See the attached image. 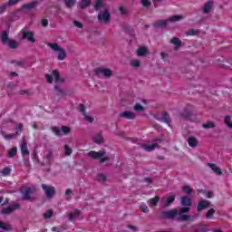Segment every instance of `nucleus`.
<instances>
[{"instance_id": "nucleus-63", "label": "nucleus", "mask_w": 232, "mask_h": 232, "mask_svg": "<svg viewBox=\"0 0 232 232\" xmlns=\"http://www.w3.org/2000/svg\"><path fill=\"white\" fill-rule=\"evenodd\" d=\"M83 117H84V119H85V121H87V122H93V117H92V116H88V115H86V114H84L83 115Z\"/></svg>"}, {"instance_id": "nucleus-40", "label": "nucleus", "mask_w": 232, "mask_h": 232, "mask_svg": "<svg viewBox=\"0 0 232 232\" xmlns=\"http://www.w3.org/2000/svg\"><path fill=\"white\" fill-rule=\"evenodd\" d=\"M53 133L56 135V137H63V132H61V130L57 126H53L51 128Z\"/></svg>"}, {"instance_id": "nucleus-2", "label": "nucleus", "mask_w": 232, "mask_h": 232, "mask_svg": "<svg viewBox=\"0 0 232 232\" xmlns=\"http://www.w3.org/2000/svg\"><path fill=\"white\" fill-rule=\"evenodd\" d=\"M191 208L189 207H183L178 210V217L176 218V220L178 222H189L191 220L192 216L185 215V213H189V210Z\"/></svg>"}, {"instance_id": "nucleus-35", "label": "nucleus", "mask_w": 232, "mask_h": 232, "mask_svg": "<svg viewBox=\"0 0 232 232\" xmlns=\"http://www.w3.org/2000/svg\"><path fill=\"white\" fill-rule=\"evenodd\" d=\"M0 173L3 175V177H8V175L12 173V168L5 167L0 171Z\"/></svg>"}, {"instance_id": "nucleus-54", "label": "nucleus", "mask_w": 232, "mask_h": 232, "mask_svg": "<svg viewBox=\"0 0 232 232\" xmlns=\"http://www.w3.org/2000/svg\"><path fill=\"white\" fill-rule=\"evenodd\" d=\"M140 4L142 6H145V8H148V6H151V2L150 0H140Z\"/></svg>"}, {"instance_id": "nucleus-52", "label": "nucleus", "mask_w": 232, "mask_h": 232, "mask_svg": "<svg viewBox=\"0 0 232 232\" xmlns=\"http://www.w3.org/2000/svg\"><path fill=\"white\" fill-rule=\"evenodd\" d=\"M135 111H144V107L140 105V103H136L134 105Z\"/></svg>"}, {"instance_id": "nucleus-46", "label": "nucleus", "mask_w": 232, "mask_h": 232, "mask_svg": "<svg viewBox=\"0 0 232 232\" xmlns=\"http://www.w3.org/2000/svg\"><path fill=\"white\" fill-rule=\"evenodd\" d=\"M61 130H62V133H63V135H68V133H71V132H72V129H70V127H68V126L63 125V126L61 127Z\"/></svg>"}, {"instance_id": "nucleus-61", "label": "nucleus", "mask_w": 232, "mask_h": 232, "mask_svg": "<svg viewBox=\"0 0 232 232\" xmlns=\"http://www.w3.org/2000/svg\"><path fill=\"white\" fill-rule=\"evenodd\" d=\"M45 79L49 84H52L53 82V77L51 74H45Z\"/></svg>"}, {"instance_id": "nucleus-7", "label": "nucleus", "mask_w": 232, "mask_h": 232, "mask_svg": "<svg viewBox=\"0 0 232 232\" xmlns=\"http://www.w3.org/2000/svg\"><path fill=\"white\" fill-rule=\"evenodd\" d=\"M42 189L44 191L46 198L49 200L55 197V187L52 185L42 184Z\"/></svg>"}, {"instance_id": "nucleus-11", "label": "nucleus", "mask_w": 232, "mask_h": 232, "mask_svg": "<svg viewBox=\"0 0 232 232\" xmlns=\"http://www.w3.org/2000/svg\"><path fill=\"white\" fill-rule=\"evenodd\" d=\"M211 203L208 200L202 199L198 203L197 209L200 213V211H204V209H208V208H211Z\"/></svg>"}, {"instance_id": "nucleus-37", "label": "nucleus", "mask_w": 232, "mask_h": 232, "mask_svg": "<svg viewBox=\"0 0 232 232\" xmlns=\"http://www.w3.org/2000/svg\"><path fill=\"white\" fill-rule=\"evenodd\" d=\"M7 46L11 48V50H15L17 48L18 44L14 40H9L6 42Z\"/></svg>"}, {"instance_id": "nucleus-49", "label": "nucleus", "mask_w": 232, "mask_h": 232, "mask_svg": "<svg viewBox=\"0 0 232 232\" xmlns=\"http://www.w3.org/2000/svg\"><path fill=\"white\" fill-rule=\"evenodd\" d=\"M200 32L197 29H190L189 31L186 32V35H198Z\"/></svg>"}, {"instance_id": "nucleus-3", "label": "nucleus", "mask_w": 232, "mask_h": 232, "mask_svg": "<svg viewBox=\"0 0 232 232\" xmlns=\"http://www.w3.org/2000/svg\"><path fill=\"white\" fill-rule=\"evenodd\" d=\"M47 46L49 48H52L54 52H59L60 53L57 56L58 61H64L66 59V51L61 46H59V44L57 43H47Z\"/></svg>"}, {"instance_id": "nucleus-25", "label": "nucleus", "mask_w": 232, "mask_h": 232, "mask_svg": "<svg viewBox=\"0 0 232 232\" xmlns=\"http://www.w3.org/2000/svg\"><path fill=\"white\" fill-rule=\"evenodd\" d=\"M188 143L190 148H197L198 146V140L195 137H190L188 139Z\"/></svg>"}, {"instance_id": "nucleus-64", "label": "nucleus", "mask_w": 232, "mask_h": 232, "mask_svg": "<svg viewBox=\"0 0 232 232\" xmlns=\"http://www.w3.org/2000/svg\"><path fill=\"white\" fill-rule=\"evenodd\" d=\"M119 11L121 12V15H126L127 14L126 8L124 6H120Z\"/></svg>"}, {"instance_id": "nucleus-53", "label": "nucleus", "mask_w": 232, "mask_h": 232, "mask_svg": "<svg viewBox=\"0 0 232 232\" xmlns=\"http://www.w3.org/2000/svg\"><path fill=\"white\" fill-rule=\"evenodd\" d=\"M15 130L16 132L14 134L19 135L23 131V123H18Z\"/></svg>"}, {"instance_id": "nucleus-8", "label": "nucleus", "mask_w": 232, "mask_h": 232, "mask_svg": "<svg viewBox=\"0 0 232 232\" xmlns=\"http://www.w3.org/2000/svg\"><path fill=\"white\" fill-rule=\"evenodd\" d=\"M16 209H21V205L17 202H14L13 205L4 208L1 210L2 215H12L14 211H16Z\"/></svg>"}, {"instance_id": "nucleus-55", "label": "nucleus", "mask_w": 232, "mask_h": 232, "mask_svg": "<svg viewBox=\"0 0 232 232\" xmlns=\"http://www.w3.org/2000/svg\"><path fill=\"white\" fill-rule=\"evenodd\" d=\"M12 20L13 21H17V19H19V11H14L12 13Z\"/></svg>"}, {"instance_id": "nucleus-6", "label": "nucleus", "mask_w": 232, "mask_h": 232, "mask_svg": "<svg viewBox=\"0 0 232 232\" xmlns=\"http://www.w3.org/2000/svg\"><path fill=\"white\" fill-rule=\"evenodd\" d=\"M179 217V209L178 208H173L170 210L163 211L161 213V218L163 219H168V220H175Z\"/></svg>"}, {"instance_id": "nucleus-27", "label": "nucleus", "mask_w": 232, "mask_h": 232, "mask_svg": "<svg viewBox=\"0 0 232 232\" xmlns=\"http://www.w3.org/2000/svg\"><path fill=\"white\" fill-rule=\"evenodd\" d=\"M53 76L54 77V80L56 82H64V79L61 78V73L57 70L53 71Z\"/></svg>"}, {"instance_id": "nucleus-23", "label": "nucleus", "mask_w": 232, "mask_h": 232, "mask_svg": "<svg viewBox=\"0 0 232 232\" xmlns=\"http://www.w3.org/2000/svg\"><path fill=\"white\" fill-rule=\"evenodd\" d=\"M46 159V164L48 166H52V162H53V150H50L47 153V155L45 156Z\"/></svg>"}, {"instance_id": "nucleus-38", "label": "nucleus", "mask_w": 232, "mask_h": 232, "mask_svg": "<svg viewBox=\"0 0 232 232\" xmlns=\"http://www.w3.org/2000/svg\"><path fill=\"white\" fill-rule=\"evenodd\" d=\"M15 155H17V147H14L9 150L7 157L8 159H12L13 157H15Z\"/></svg>"}, {"instance_id": "nucleus-39", "label": "nucleus", "mask_w": 232, "mask_h": 232, "mask_svg": "<svg viewBox=\"0 0 232 232\" xmlns=\"http://www.w3.org/2000/svg\"><path fill=\"white\" fill-rule=\"evenodd\" d=\"M106 180H108V177L106 176V174H103V173L97 174L98 182H106Z\"/></svg>"}, {"instance_id": "nucleus-22", "label": "nucleus", "mask_w": 232, "mask_h": 232, "mask_svg": "<svg viewBox=\"0 0 232 232\" xmlns=\"http://www.w3.org/2000/svg\"><path fill=\"white\" fill-rule=\"evenodd\" d=\"M154 28H166L168 26L167 20H158L153 24Z\"/></svg>"}, {"instance_id": "nucleus-41", "label": "nucleus", "mask_w": 232, "mask_h": 232, "mask_svg": "<svg viewBox=\"0 0 232 232\" xmlns=\"http://www.w3.org/2000/svg\"><path fill=\"white\" fill-rule=\"evenodd\" d=\"M224 123L229 128V130L232 129V121H231V116L227 115L224 120Z\"/></svg>"}, {"instance_id": "nucleus-32", "label": "nucleus", "mask_w": 232, "mask_h": 232, "mask_svg": "<svg viewBox=\"0 0 232 232\" xmlns=\"http://www.w3.org/2000/svg\"><path fill=\"white\" fill-rule=\"evenodd\" d=\"M66 8H73L75 6L77 0H63Z\"/></svg>"}, {"instance_id": "nucleus-17", "label": "nucleus", "mask_w": 232, "mask_h": 232, "mask_svg": "<svg viewBox=\"0 0 232 232\" xmlns=\"http://www.w3.org/2000/svg\"><path fill=\"white\" fill-rule=\"evenodd\" d=\"M212 8H213V0H209L204 5L202 12L203 14H209Z\"/></svg>"}, {"instance_id": "nucleus-60", "label": "nucleus", "mask_w": 232, "mask_h": 232, "mask_svg": "<svg viewBox=\"0 0 232 232\" xmlns=\"http://www.w3.org/2000/svg\"><path fill=\"white\" fill-rule=\"evenodd\" d=\"M79 108H80V111L83 115H86V106L84 104H82V103H80Z\"/></svg>"}, {"instance_id": "nucleus-18", "label": "nucleus", "mask_w": 232, "mask_h": 232, "mask_svg": "<svg viewBox=\"0 0 232 232\" xmlns=\"http://www.w3.org/2000/svg\"><path fill=\"white\" fill-rule=\"evenodd\" d=\"M208 168H210V169H212V171H214L216 173V175H222V169H220V167L217 166V164L215 163H208Z\"/></svg>"}, {"instance_id": "nucleus-45", "label": "nucleus", "mask_w": 232, "mask_h": 232, "mask_svg": "<svg viewBox=\"0 0 232 232\" xmlns=\"http://www.w3.org/2000/svg\"><path fill=\"white\" fill-rule=\"evenodd\" d=\"M184 193L186 195H191V193H193V188H191V187H189L188 185H185L183 188H182Z\"/></svg>"}, {"instance_id": "nucleus-26", "label": "nucleus", "mask_w": 232, "mask_h": 232, "mask_svg": "<svg viewBox=\"0 0 232 232\" xmlns=\"http://www.w3.org/2000/svg\"><path fill=\"white\" fill-rule=\"evenodd\" d=\"M90 5H92V0H82L78 4V6H80V8L82 10H84V9L88 8V6H90Z\"/></svg>"}, {"instance_id": "nucleus-62", "label": "nucleus", "mask_w": 232, "mask_h": 232, "mask_svg": "<svg viewBox=\"0 0 232 232\" xmlns=\"http://www.w3.org/2000/svg\"><path fill=\"white\" fill-rule=\"evenodd\" d=\"M19 1H21V0H8V5L14 6V5H17L19 3Z\"/></svg>"}, {"instance_id": "nucleus-20", "label": "nucleus", "mask_w": 232, "mask_h": 232, "mask_svg": "<svg viewBox=\"0 0 232 232\" xmlns=\"http://www.w3.org/2000/svg\"><path fill=\"white\" fill-rule=\"evenodd\" d=\"M81 214H82L81 210L76 208V209H74L73 213H71L68 215V220L70 222H72V220H75V218L81 217Z\"/></svg>"}, {"instance_id": "nucleus-58", "label": "nucleus", "mask_w": 232, "mask_h": 232, "mask_svg": "<svg viewBox=\"0 0 232 232\" xmlns=\"http://www.w3.org/2000/svg\"><path fill=\"white\" fill-rule=\"evenodd\" d=\"M54 89L56 90V92H58L57 95H64V91L61 89V86L55 85Z\"/></svg>"}, {"instance_id": "nucleus-57", "label": "nucleus", "mask_w": 232, "mask_h": 232, "mask_svg": "<svg viewBox=\"0 0 232 232\" xmlns=\"http://www.w3.org/2000/svg\"><path fill=\"white\" fill-rule=\"evenodd\" d=\"M103 6L102 1V0H97L95 5H94V10H99Z\"/></svg>"}, {"instance_id": "nucleus-50", "label": "nucleus", "mask_w": 232, "mask_h": 232, "mask_svg": "<svg viewBox=\"0 0 232 232\" xmlns=\"http://www.w3.org/2000/svg\"><path fill=\"white\" fill-rule=\"evenodd\" d=\"M64 151H65L64 153H65L66 157H70V155H72V148H70V146H68L67 144L64 145Z\"/></svg>"}, {"instance_id": "nucleus-13", "label": "nucleus", "mask_w": 232, "mask_h": 232, "mask_svg": "<svg viewBox=\"0 0 232 232\" xmlns=\"http://www.w3.org/2000/svg\"><path fill=\"white\" fill-rule=\"evenodd\" d=\"M136 117H137V115L135 114V112H133L131 111H126L120 113L121 119H128L129 121H133V119H135Z\"/></svg>"}, {"instance_id": "nucleus-21", "label": "nucleus", "mask_w": 232, "mask_h": 232, "mask_svg": "<svg viewBox=\"0 0 232 232\" xmlns=\"http://www.w3.org/2000/svg\"><path fill=\"white\" fill-rule=\"evenodd\" d=\"M181 205L190 208V206H193V202L191 201V198H189L188 196H182Z\"/></svg>"}, {"instance_id": "nucleus-15", "label": "nucleus", "mask_w": 232, "mask_h": 232, "mask_svg": "<svg viewBox=\"0 0 232 232\" xmlns=\"http://www.w3.org/2000/svg\"><path fill=\"white\" fill-rule=\"evenodd\" d=\"M111 17V14H110V12H108V10H105L103 13H100L98 14V19L100 21H104L105 23H108Z\"/></svg>"}, {"instance_id": "nucleus-9", "label": "nucleus", "mask_w": 232, "mask_h": 232, "mask_svg": "<svg viewBox=\"0 0 232 232\" xmlns=\"http://www.w3.org/2000/svg\"><path fill=\"white\" fill-rule=\"evenodd\" d=\"M162 139H155L152 140V142H154V144L152 145H148V144H141V148L142 150H145V151H153V150H155V148H160L159 146V144H160V142H162Z\"/></svg>"}, {"instance_id": "nucleus-12", "label": "nucleus", "mask_w": 232, "mask_h": 232, "mask_svg": "<svg viewBox=\"0 0 232 232\" xmlns=\"http://www.w3.org/2000/svg\"><path fill=\"white\" fill-rule=\"evenodd\" d=\"M34 191L35 190L34 188H27L24 193L23 200H28L29 202H34L35 198H32L31 195H33Z\"/></svg>"}, {"instance_id": "nucleus-19", "label": "nucleus", "mask_w": 232, "mask_h": 232, "mask_svg": "<svg viewBox=\"0 0 232 232\" xmlns=\"http://www.w3.org/2000/svg\"><path fill=\"white\" fill-rule=\"evenodd\" d=\"M161 122H165L168 126H171V117H169V113L163 112L160 119Z\"/></svg>"}, {"instance_id": "nucleus-42", "label": "nucleus", "mask_w": 232, "mask_h": 232, "mask_svg": "<svg viewBox=\"0 0 232 232\" xmlns=\"http://www.w3.org/2000/svg\"><path fill=\"white\" fill-rule=\"evenodd\" d=\"M215 127H216V125H215V122H213V121H208L207 123H204L202 125V128H204V130H209V129H213Z\"/></svg>"}, {"instance_id": "nucleus-33", "label": "nucleus", "mask_w": 232, "mask_h": 232, "mask_svg": "<svg viewBox=\"0 0 232 232\" xmlns=\"http://www.w3.org/2000/svg\"><path fill=\"white\" fill-rule=\"evenodd\" d=\"M0 229H4V231H12V226L8 225L0 220Z\"/></svg>"}, {"instance_id": "nucleus-56", "label": "nucleus", "mask_w": 232, "mask_h": 232, "mask_svg": "<svg viewBox=\"0 0 232 232\" xmlns=\"http://www.w3.org/2000/svg\"><path fill=\"white\" fill-rule=\"evenodd\" d=\"M131 66H133V68H139L140 66V61L139 60H133L132 62H130Z\"/></svg>"}, {"instance_id": "nucleus-24", "label": "nucleus", "mask_w": 232, "mask_h": 232, "mask_svg": "<svg viewBox=\"0 0 232 232\" xmlns=\"http://www.w3.org/2000/svg\"><path fill=\"white\" fill-rule=\"evenodd\" d=\"M93 142L95 144H103L104 143V137H102V133H98L93 138Z\"/></svg>"}, {"instance_id": "nucleus-1", "label": "nucleus", "mask_w": 232, "mask_h": 232, "mask_svg": "<svg viewBox=\"0 0 232 232\" xmlns=\"http://www.w3.org/2000/svg\"><path fill=\"white\" fill-rule=\"evenodd\" d=\"M106 150H100V151H95V150H91L88 152V156L91 157V159H93L94 160H97L100 159V163L102 164L104 162H108L110 160V157L106 156ZM103 157V158H102Z\"/></svg>"}, {"instance_id": "nucleus-59", "label": "nucleus", "mask_w": 232, "mask_h": 232, "mask_svg": "<svg viewBox=\"0 0 232 232\" xmlns=\"http://www.w3.org/2000/svg\"><path fill=\"white\" fill-rule=\"evenodd\" d=\"M6 8H8V4H2L0 5V14H5Z\"/></svg>"}, {"instance_id": "nucleus-34", "label": "nucleus", "mask_w": 232, "mask_h": 232, "mask_svg": "<svg viewBox=\"0 0 232 232\" xmlns=\"http://www.w3.org/2000/svg\"><path fill=\"white\" fill-rule=\"evenodd\" d=\"M148 53V49H146V47H140L137 50V55H139V57H144V55H146Z\"/></svg>"}, {"instance_id": "nucleus-48", "label": "nucleus", "mask_w": 232, "mask_h": 232, "mask_svg": "<svg viewBox=\"0 0 232 232\" xmlns=\"http://www.w3.org/2000/svg\"><path fill=\"white\" fill-rule=\"evenodd\" d=\"M2 135L4 136V138L5 139V140H12V139H14V137L17 136L16 133L5 134V132H3Z\"/></svg>"}, {"instance_id": "nucleus-31", "label": "nucleus", "mask_w": 232, "mask_h": 232, "mask_svg": "<svg viewBox=\"0 0 232 232\" xmlns=\"http://www.w3.org/2000/svg\"><path fill=\"white\" fill-rule=\"evenodd\" d=\"M159 200H160V197H159V196H155V198H150V199H149L148 200V204H149V206H158V204H159Z\"/></svg>"}, {"instance_id": "nucleus-5", "label": "nucleus", "mask_w": 232, "mask_h": 232, "mask_svg": "<svg viewBox=\"0 0 232 232\" xmlns=\"http://www.w3.org/2000/svg\"><path fill=\"white\" fill-rule=\"evenodd\" d=\"M93 72L96 77H101V75H103L106 79H109V77H111V75H113V72L111 71V69L103 67H98L94 69Z\"/></svg>"}, {"instance_id": "nucleus-47", "label": "nucleus", "mask_w": 232, "mask_h": 232, "mask_svg": "<svg viewBox=\"0 0 232 232\" xmlns=\"http://www.w3.org/2000/svg\"><path fill=\"white\" fill-rule=\"evenodd\" d=\"M44 218H52L53 217V210L48 209L45 213L43 214Z\"/></svg>"}, {"instance_id": "nucleus-43", "label": "nucleus", "mask_w": 232, "mask_h": 232, "mask_svg": "<svg viewBox=\"0 0 232 232\" xmlns=\"http://www.w3.org/2000/svg\"><path fill=\"white\" fill-rule=\"evenodd\" d=\"M199 193H203V195H205V197H207V198H213V197H214L213 192L209 191V190L201 189V190H199Z\"/></svg>"}, {"instance_id": "nucleus-14", "label": "nucleus", "mask_w": 232, "mask_h": 232, "mask_svg": "<svg viewBox=\"0 0 232 232\" xmlns=\"http://www.w3.org/2000/svg\"><path fill=\"white\" fill-rule=\"evenodd\" d=\"M170 44H174V50L177 52L182 48V41L177 37H172L169 41Z\"/></svg>"}, {"instance_id": "nucleus-44", "label": "nucleus", "mask_w": 232, "mask_h": 232, "mask_svg": "<svg viewBox=\"0 0 232 232\" xmlns=\"http://www.w3.org/2000/svg\"><path fill=\"white\" fill-rule=\"evenodd\" d=\"M215 213H217V210H215V208L208 209V211L206 214V218L208 220H209V218H213V215H215Z\"/></svg>"}, {"instance_id": "nucleus-30", "label": "nucleus", "mask_w": 232, "mask_h": 232, "mask_svg": "<svg viewBox=\"0 0 232 232\" xmlns=\"http://www.w3.org/2000/svg\"><path fill=\"white\" fill-rule=\"evenodd\" d=\"M194 232H208V226L207 225H201V226H198V227H194L193 228Z\"/></svg>"}, {"instance_id": "nucleus-29", "label": "nucleus", "mask_w": 232, "mask_h": 232, "mask_svg": "<svg viewBox=\"0 0 232 232\" xmlns=\"http://www.w3.org/2000/svg\"><path fill=\"white\" fill-rule=\"evenodd\" d=\"M175 202V196L169 197L165 201H163L164 208H169V206H171Z\"/></svg>"}, {"instance_id": "nucleus-51", "label": "nucleus", "mask_w": 232, "mask_h": 232, "mask_svg": "<svg viewBox=\"0 0 232 232\" xmlns=\"http://www.w3.org/2000/svg\"><path fill=\"white\" fill-rule=\"evenodd\" d=\"M140 211H142V213H150V208H148V206L144 203H142L140 206Z\"/></svg>"}, {"instance_id": "nucleus-28", "label": "nucleus", "mask_w": 232, "mask_h": 232, "mask_svg": "<svg viewBox=\"0 0 232 232\" xmlns=\"http://www.w3.org/2000/svg\"><path fill=\"white\" fill-rule=\"evenodd\" d=\"M21 151L22 155L24 157V155H30V151H28V145L26 144V141H23L21 144Z\"/></svg>"}, {"instance_id": "nucleus-10", "label": "nucleus", "mask_w": 232, "mask_h": 232, "mask_svg": "<svg viewBox=\"0 0 232 232\" xmlns=\"http://www.w3.org/2000/svg\"><path fill=\"white\" fill-rule=\"evenodd\" d=\"M22 39H27L29 43H35V38L34 37V32L21 30Z\"/></svg>"}, {"instance_id": "nucleus-4", "label": "nucleus", "mask_w": 232, "mask_h": 232, "mask_svg": "<svg viewBox=\"0 0 232 232\" xmlns=\"http://www.w3.org/2000/svg\"><path fill=\"white\" fill-rule=\"evenodd\" d=\"M37 6H39V0H33L30 3L23 4L20 10L24 12V14H28V12L35 10Z\"/></svg>"}, {"instance_id": "nucleus-36", "label": "nucleus", "mask_w": 232, "mask_h": 232, "mask_svg": "<svg viewBox=\"0 0 232 232\" xmlns=\"http://www.w3.org/2000/svg\"><path fill=\"white\" fill-rule=\"evenodd\" d=\"M184 19V17L182 15H172L169 18V21H170V23H177V21H182Z\"/></svg>"}, {"instance_id": "nucleus-16", "label": "nucleus", "mask_w": 232, "mask_h": 232, "mask_svg": "<svg viewBox=\"0 0 232 232\" xmlns=\"http://www.w3.org/2000/svg\"><path fill=\"white\" fill-rule=\"evenodd\" d=\"M9 34H10V24H8L7 30L3 31V33L1 34L0 37L3 44H6V43L10 41V39H8Z\"/></svg>"}]
</instances>
